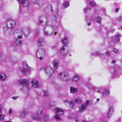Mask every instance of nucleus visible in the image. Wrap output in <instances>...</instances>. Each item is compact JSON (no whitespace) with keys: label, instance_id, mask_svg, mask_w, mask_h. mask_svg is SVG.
<instances>
[{"label":"nucleus","instance_id":"nucleus-9","mask_svg":"<svg viewBox=\"0 0 122 122\" xmlns=\"http://www.w3.org/2000/svg\"><path fill=\"white\" fill-rule=\"evenodd\" d=\"M19 4L20 7H21L22 6L24 7H27L29 4L28 1L27 0H18Z\"/></svg>","mask_w":122,"mask_h":122},{"label":"nucleus","instance_id":"nucleus-31","mask_svg":"<svg viewBox=\"0 0 122 122\" xmlns=\"http://www.w3.org/2000/svg\"><path fill=\"white\" fill-rule=\"evenodd\" d=\"M101 55V54L99 52H95V53H92L91 56H93L95 55L99 56Z\"/></svg>","mask_w":122,"mask_h":122},{"label":"nucleus","instance_id":"nucleus-22","mask_svg":"<svg viewBox=\"0 0 122 122\" xmlns=\"http://www.w3.org/2000/svg\"><path fill=\"white\" fill-rule=\"evenodd\" d=\"M70 90L71 92L73 93H77L78 92L77 89L74 87H70Z\"/></svg>","mask_w":122,"mask_h":122},{"label":"nucleus","instance_id":"nucleus-54","mask_svg":"<svg viewBox=\"0 0 122 122\" xmlns=\"http://www.w3.org/2000/svg\"><path fill=\"white\" fill-rule=\"evenodd\" d=\"M38 3V0L36 2H35V3Z\"/></svg>","mask_w":122,"mask_h":122},{"label":"nucleus","instance_id":"nucleus-1","mask_svg":"<svg viewBox=\"0 0 122 122\" xmlns=\"http://www.w3.org/2000/svg\"><path fill=\"white\" fill-rule=\"evenodd\" d=\"M43 109V108L42 107L39 108L35 114L32 115V118L35 120L38 121L42 120V118L40 117L39 116L42 113Z\"/></svg>","mask_w":122,"mask_h":122},{"label":"nucleus","instance_id":"nucleus-3","mask_svg":"<svg viewBox=\"0 0 122 122\" xmlns=\"http://www.w3.org/2000/svg\"><path fill=\"white\" fill-rule=\"evenodd\" d=\"M56 115L55 118L57 120H60L61 119L60 116L62 115L64 112V111L62 109L59 108H56L55 109Z\"/></svg>","mask_w":122,"mask_h":122},{"label":"nucleus","instance_id":"nucleus-33","mask_svg":"<svg viewBox=\"0 0 122 122\" xmlns=\"http://www.w3.org/2000/svg\"><path fill=\"white\" fill-rule=\"evenodd\" d=\"M111 52L109 51H107L105 52V54L107 56V57L111 55Z\"/></svg>","mask_w":122,"mask_h":122},{"label":"nucleus","instance_id":"nucleus-47","mask_svg":"<svg viewBox=\"0 0 122 122\" xmlns=\"http://www.w3.org/2000/svg\"><path fill=\"white\" fill-rule=\"evenodd\" d=\"M39 22L38 23L41 24L43 22V21L42 20L40 19L39 21Z\"/></svg>","mask_w":122,"mask_h":122},{"label":"nucleus","instance_id":"nucleus-18","mask_svg":"<svg viewBox=\"0 0 122 122\" xmlns=\"http://www.w3.org/2000/svg\"><path fill=\"white\" fill-rule=\"evenodd\" d=\"M31 83L32 86L34 88H37L39 87L38 81L36 80H33L32 81Z\"/></svg>","mask_w":122,"mask_h":122},{"label":"nucleus","instance_id":"nucleus-4","mask_svg":"<svg viewBox=\"0 0 122 122\" xmlns=\"http://www.w3.org/2000/svg\"><path fill=\"white\" fill-rule=\"evenodd\" d=\"M42 69L45 73L49 77H50L53 74V71L50 67H44Z\"/></svg>","mask_w":122,"mask_h":122},{"label":"nucleus","instance_id":"nucleus-23","mask_svg":"<svg viewBox=\"0 0 122 122\" xmlns=\"http://www.w3.org/2000/svg\"><path fill=\"white\" fill-rule=\"evenodd\" d=\"M77 116L76 114L72 113H71L69 115L68 118L70 119L75 118L77 117Z\"/></svg>","mask_w":122,"mask_h":122},{"label":"nucleus","instance_id":"nucleus-32","mask_svg":"<svg viewBox=\"0 0 122 122\" xmlns=\"http://www.w3.org/2000/svg\"><path fill=\"white\" fill-rule=\"evenodd\" d=\"M116 39L117 41H119L120 39L121 35L118 34H116Z\"/></svg>","mask_w":122,"mask_h":122},{"label":"nucleus","instance_id":"nucleus-43","mask_svg":"<svg viewBox=\"0 0 122 122\" xmlns=\"http://www.w3.org/2000/svg\"><path fill=\"white\" fill-rule=\"evenodd\" d=\"M35 36H37L39 34V31L37 30H36L35 32Z\"/></svg>","mask_w":122,"mask_h":122},{"label":"nucleus","instance_id":"nucleus-45","mask_svg":"<svg viewBox=\"0 0 122 122\" xmlns=\"http://www.w3.org/2000/svg\"><path fill=\"white\" fill-rule=\"evenodd\" d=\"M70 101H69L68 100H64V102L65 103H67L69 104V103L70 102Z\"/></svg>","mask_w":122,"mask_h":122},{"label":"nucleus","instance_id":"nucleus-2","mask_svg":"<svg viewBox=\"0 0 122 122\" xmlns=\"http://www.w3.org/2000/svg\"><path fill=\"white\" fill-rule=\"evenodd\" d=\"M71 80L74 83H76L78 85H82L84 83L83 80L81 79L80 76L77 75H75L72 77Z\"/></svg>","mask_w":122,"mask_h":122},{"label":"nucleus","instance_id":"nucleus-21","mask_svg":"<svg viewBox=\"0 0 122 122\" xmlns=\"http://www.w3.org/2000/svg\"><path fill=\"white\" fill-rule=\"evenodd\" d=\"M101 93L102 94V95L104 96L107 95L109 94L110 93V92L109 90L104 89H103V91L101 92Z\"/></svg>","mask_w":122,"mask_h":122},{"label":"nucleus","instance_id":"nucleus-60","mask_svg":"<svg viewBox=\"0 0 122 122\" xmlns=\"http://www.w3.org/2000/svg\"><path fill=\"white\" fill-rule=\"evenodd\" d=\"M121 28H122V26H121Z\"/></svg>","mask_w":122,"mask_h":122},{"label":"nucleus","instance_id":"nucleus-6","mask_svg":"<svg viewBox=\"0 0 122 122\" xmlns=\"http://www.w3.org/2000/svg\"><path fill=\"white\" fill-rule=\"evenodd\" d=\"M90 103V101L87 100L86 103L82 104L79 107V112L81 113L83 112L87 108L88 105H89Z\"/></svg>","mask_w":122,"mask_h":122},{"label":"nucleus","instance_id":"nucleus-14","mask_svg":"<svg viewBox=\"0 0 122 122\" xmlns=\"http://www.w3.org/2000/svg\"><path fill=\"white\" fill-rule=\"evenodd\" d=\"M88 85L87 86L89 87L90 88L95 89V92H97L98 93H99L101 91L102 89V88L100 87H95L91 85L90 84H88Z\"/></svg>","mask_w":122,"mask_h":122},{"label":"nucleus","instance_id":"nucleus-13","mask_svg":"<svg viewBox=\"0 0 122 122\" xmlns=\"http://www.w3.org/2000/svg\"><path fill=\"white\" fill-rule=\"evenodd\" d=\"M38 44L39 46L43 47L46 44V41L42 38H40L38 41Z\"/></svg>","mask_w":122,"mask_h":122},{"label":"nucleus","instance_id":"nucleus-20","mask_svg":"<svg viewBox=\"0 0 122 122\" xmlns=\"http://www.w3.org/2000/svg\"><path fill=\"white\" fill-rule=\"evenodd\" d=\"M52 64L54 70H56L59 66L58 63L56 61H54L53 62Z\"/></svg>","mask_w":122,"mask_h":122},{"label":"nucleus","instance_id":"nucleus-41","mask_svg":"<svg viewBox=\"0 0 122 122\" xmlns=\"http://www.w3.org/2000/svg\"><path fill=\"white\" fill-rule=\"evenodd\" d=\"M87 7H85L83 9V12L85 13H86L87 12Z\"/></svg>","mask_w":122,"mask_h":122},{"label":"nucleus","instance_id":"nucleus-28","mask_svg":"<svg viewBox=\"0 0 122 122\" xmlns=\"http://www.w3.org/2000/svg\"><path fill=\"white\" fill-rule=\"evenodd\" d=\"M111 71L112 74L114 76H115L117 73V71L115 68H111Z\"/></svg>","mask_w":122,"mask_h":122},{"label":"nucleus","instance_id":"nucleus-12","mask_svg":"<svg viewBox=\"0 0 122 122\" xmlns=\"http://www.w3.org/2000/svg\"><path fill=\"white\" fill-rule=\"evenodd\" d=\"M18 83H21L22 84L25 85L27 88L29 87V81L25 79H24L21 81H18Z\"/></svg>","mask_w":122,"mask_h":122},{"label":"nucleus","instance_id":"nucleus-27","mask_svg":"<svg viewBox=\"0 0 122 122\" xmlns=\"http://www.w3.org/2000/svg\"><path fill=\"white\" fill-rule=\"evenodd\" d=\"M26 115L25 112L24 111H22L20 113L19 115L20 117L22 118H24Z\"/></svg>","mask_w":122,"mask_h":122},{"label":"nucleus","instance_id":"nucleus-25","mask_svg":"<svg viewBox=\"0 0 122 122\" xmlns=\"http://www.w3.org/2000/svg\"><path fill=\"white\" fill-rule=\"evenodd\" d=\"M69 0H64V3L63 4V6L65 8L69 6L70 5Z\"/></svg>","mask_w":122,"mask_h":122},{"label":"nucleus","instance_id":"nucleus-49","mask_svg":"<svg viewBox=\"0 0 122 122\" xmlns=\"http://www.w3.org/2000/svg\"><path fill=\"white\" fill-rule=\"evenodd\" d=\"M119 10V9L118 8H117L115 10V11L116 12H117Z\"/></svg>","mask_w":122,"mask_h":122},{"label":"nucleus","instance_id":"nucleus-48","mask_svg":"<svg viewBox=\"0 0 122 122\" xmlns=\"http://www.w3.org/2000/svg\"><path fill=\"white\" fill-rule=\"evenodd\" d=\"M12 112V111L11 109H9V114H11Z\"/></svg>","mask_w":122,"mask_h":122},{"label":"nucleus","instance_id":"nucleus-39","mask_svg":"<svg viewBox=\"0 0 122 122\" xmlns=\"http://www.w3.org/2000/svg\"><path fill=\"white\" fill-rule=\"evenodd\" d=\"M101 18L98 17L97 18V21L99 23H100L101 22Z\"/></svg>","mask_w":122,"mask_h":122},{"label":"nucleus","instance_id":"nucleus-55","mask_svg":"<svg viewBox=\"0 0 122 122\" xmlns=\"http://www.w3.org/2000/svg\"><path fill=\"white\" fill-rule=\"evenodd\" d=\"M4 122H11L10 121H5Z\"/></svg>","mask_w":122,"mask_h":122},{"label":"nucleus","instance_id":"nucleus-36","mask_svg":"<svg viewBox=\"0 0 122 122\" xmlns=\"http://www.w3.org/2000/svg\"><path fill=\"white\" fill-rule=\"evenodd\" d=\"M4 119V116L1 114H0V120L3 121Z\"/></svg>","mask_w":122,"mask_h":122},{"label":"nucleus","instance_id":"nucleus-26","mask_svg":"<svg viewBox=\"0 0 122 122\" xmlns=\"http://www.w3.org/2000/svg\"><path fill=\"white\" fill-rule=\"evenodd\" d=\"M22 36H18L16 41V43L17 44H22V41L20 39L22 38Z\"/></svg>","mask_w":122,"mask_h":122},{"label":"nucleus","instance_id":"nucleus-30","mask_svg":"<svg viewBox=\"0 0 122 122\" xmlns=\"http://www.w3.org/2000/svg\"><path fill=\"white\" fill-rule=\"evenodd\" d=\"M75 101L78 104L82 102L81 99L79 98H77L75 99Z\"/></svg>","mask_w":122,"mask_h":122},{"label":"nucleus","instance_id":"nucleus-38","mask_svg":"<svg viewBox=\"0 0 122 122\" xmlns=\"http://www.w3.org/2000/svg\"><path fill=\"white\" fill-rule=\"evenodd\" d=\"M31 32V30L30 29H28L26 30V34H30Z\"/></svg>","mask_w":122,"mask_h":122},{"label":"nucleus","instance_id":"nucleus-8","mask_svg":"<svg viewBox=\"0 0 122 122\" xmlns=\"http://www.w3.org/2000/svg\"><path fill=\"white\" fill-rule=\"evenodd\" d=\"M59 51L61 54L63 56H65L68 54L69 50L67 48H65L64 46L61 47Z\"/></svg>","mask_w":122,"mask_h":122},{"label":"nucleus","instance_id":"nucleus-34","mask_svg":"<svg viewBox=\"0 0 122 122\" xmlns=\"http://www.w3.org/2000/svg\"><path fill=\"white\" fill-rule=\"evenodd\" d=\"M69 104L71 107L73 108L75 106V104L73 102L70 101Z\"/></svg>","mask_w":122,"mask_h":122},{"label":"nucleus","instance_id":"nucleus-59","mask_svg":"<svg viewBox=\"0 0 122 122\" xmlns=\"http://www.w3.org/2000/svg\"><path fill=\"white\" fill-rule=\"evenodd\" d=\"M103 117L102 116V117H103V118H102V119H104V118H103Z\"/></svg>","mask_w":122,"mask_h":122},{"label":"nucleus","instance_id":"nucleus-58","mask_svg":"<svg viewBox=\"0 0 122 122\" xmlns=\"http://www.w3.org/2000/svg\"><path fill=\"white\" fill-rule=\"evenodd\" d=\"M82 122H87L85 121H83Z\"/></svg>","mask_w":122,"mask_h":122},{"label":"nucleus","instance_id":"nucleus-42","mask_svg":"<svg viewBox=\"0 0 122 122\" xmlns=\"http://www.w3.org/2000/svg\"><path fill=\"white\" fill-rule=\"evenodd\" d=\"M48 96V93L47 91H45L44 92V96Z\"/></svg>","mask_w":122,"mask_h":122},{"label":"nucleus","instance_id":"nucleus-19","mask_svg":"<svg viewBox=\"0 0 122 122\" xmlns=\"http://www.w3.org/2000/svg\"><path fill=\"white\" fill-rule=\"evenodd\" d=\"M61 42L64 45H66L68 42V38L66 36L61 38Z\"/></svg>","mask_w":122,"mask_h":122},{"label":"nucleus","instance_id":"nucleus-15","mask_svg":"<svg viewBox=\"0 0 122 122\" xmlns=\"http://www.w3.org/2000/svg\"><path fill=\"white\" fill-rule=\"evenodd\" d=\"M59 76L60 77L61 76L62 78L63 77L66 78L64 79H67L69 78V75L67 72H64L63 73L61 72L59 73Z\"/></svg>","mask_w":122,"mask_h":122},{"label":"nucleus","instance_id":"nucleus-7","mask_svg":"<svg viewBox=\"0 0 122 122\" xmlns=\"http://www.w3.org/2000/svg\"><path fill=\"white\" fill-rule=\"evenodd\" d=\"M85 17L87 21L86 24L88 26L90 25L91 22L94 21L95 19V17H93L92 15H90L89 14H86Z\"/></svg>","mask_w":122,"mask_h":122},{"label":"nucleus","instance_id":"nucleus-50","mask_svg":"<svg viewBox=\"0 0 122 122\" xmlns=\"http://www.w3.org/2000/svg\"><path fill=\"white\" fill-rule=\"evenodd\" d=\"M52 28H53V29L55 30L56 29V27L54 26H53Z\"/></svg>","mask_w":122,"mask_h":122},{"label":"nucleus","instance_id":"nucleus-16","mask_svg":"<svg viewBox=\"0 0 122 122\" xmlns=\"http://www.w3.org/2000/svg\"><path fill=\"white\" fill-rule=\"evenodd\" d=\"M15 24V21H10L7 22V27L8 28H10L11 29L14 26Z\"/></svg>","mask_w":122,"mask_h":122},{"label":"nucleus","instance_id":"nucleus-17","mask_svg":"<svg viewBox=\"0 0 122 122\" xmlns=\"http://www.w3.org/2000/svg\"><path fill=\"white\" fill-rule=\"evenodd\" d=\"M7 78V75L5 73H1L0 74V80L3 81H5Z\"/></svg>","mask_w":122,"mask_h":122},{"label":"nucleus","instance_id":"nucleus-40","mask_svg":"<svg viewBox=\"0 0 122 122\" xmlns=\"http://www.w3.org/2000/svg\"><path fill=\"white\" fill-rule=\"evenodd\" d=\"M113 51L115 53H117L119 52V50L116 48H114L113 49Z\"/></svg>","mask_w":122,"mask_h":122},{"label":"nucleus","instance_id":"nucleus-52","mask_svg":"<svg viewBox=\"0 0 122 122\" xmlns=\"http://www.w3.org/2000/svg\"><path fill=\"white\" fill-rule=\"evenodd\" d=\"M112 63L113 64H115V60H113L112 61Z\"/></svg>","mask_w":122,"mask_h":122},{"label":"nucleus","instance_id":"nucleus-10","mask_svg":"<svg viewBox=\"0 0 122 122\" xmlns=\"http://www.w3.org/2000/svg\"><path fill=\"white\" fill-rule=\"evenodd\" d=\"M114 111L113 107L112 106L109 107L106 113V117H110L112 115Z\"/></svg>","mask_w":122,"mask_h":122},{"label":"nucleus","instance_id":"nucleus-57","mask_svg":"<svg viewBox=\"0 0 122 122\" xmlns=\"http://www.w3.org/2000/svg\"><path fill=\"white\" fill-rule=\"evenodd\" d=\"M7 27L5 28H4V30H5V29H7ZM4 31H5V30H4Z\"/></svg>","mask_w":122,"mask_h":122},{"label":"nucleus","instance_id":"nucleus-51","mask_svg":"<svg viewBox=\"0 0 122 122\" xmlns=\"http://www.w3.org/2000/svg\"><path fill=\"white\" fill-rule=\"evenodd\" d=\"M91 9V8L90 7L87 8V10H90Z\"/></svg>","mask_w":122,"mask_h":122},{"label":"nucleus","instance_id":"nucleus-29","mask_svg":"<svg viewBox=\"0 0 122 122\" xmlns=\"http://www.w3.org/2000/svg\"><path fill=\"white\" fill-rule=\"evenodd\" d=\"M43 121L46 122H47L49 120V117L48 115H43Z\"/></svg>","mask_w":122,"mask_h":122},{"label":"nucleus","instance_id":"nucleus-24","mask_svg":"<svg viewBox=\"0 0 122 122\" xmlns=\"http://www.w3.org/2000/svg\"><path fill=\"white\" fill-rule=\"evenodd\" d=\"M44 33L45 35L46 36L48 35L49 36L50 35H55L57 34V32L53 31L50 33L49 34V32L48 31H47L46 30H44Z\"/></svg>","mask_w":122,"mask_h":122},{"label":"nucleus","instance_id":"nucleus-5","mask_svg":"<svg viewBox=\"0 0 122 122\" xmlns=\"http://www.w3.org/2000/svg\"><path fill=\"white\" fill-rule=\"evenodd\" d=\"M46 52V50L45 49H40L37 51V55L38 59L42 60L43 57L45 56Z\"/></svg>","mask_w":122,"mask_h":122},{"label":"nucleus","instance_id":"nucleus-35","mask_svg":"<svg viewBox=\"0 0 122 122\" xmlns=\"http://www.w3.org/2000/svg\"><path fill=\"white\" fill-rule=\"evenodd\" d=\"M89 5L92 6H94L96 4V3L93 1H90L89 2Z\"/></svg>","mask_w":122,"mask_h":122},{"label":"nucleus","instance_id":"nucleus-56","mask_svg":"<svg viewBox=\"0 0 122 122\" xmlns=\"http://www.w3.org/2000/svg\"><path fill=\"white\" fill-rule=\"evenodd\" d=\"M97 101H99V99L98 98H97Z\"/></svg>","mask_w":122,"mask_h":122},{"label":"nucleus","instance_id":"nucleus-11","mask_svg":"<svg viewBox=\"0 0 122 122\" xmlns=\"http://www.w3.org/2000/svg\"><path fill=\"white\" fill-rule=\"evenodd\" d=\"M24 68L21 69V70L22 72L24 73H25L26 71H30L31 70V68L29 67L27 64H25L23 65Z\"/></svg>","mask_w":122,"mask_h":122},{"label":"nucleus","instance_id":"nucleus-37","mask_svg":"<svg viewBox=\"0 0 122 122\" xmlns=\"http://www.w3.org/2000/svg\"><path fill=\"white\" fill-rule=\"evenodd\" d=\"M13 57V56H11L9 58V60L11 62H13L14 61Z\"/></svg>","mask_w":122,"mask_h":122},{"label":"nucleus","instance_id":"nucleus-44","mask_svg":"<svg viewBox=\"0 0 122 122\" xmlns=\"http://www.w3.org/2000/svg\"><path fill=\"white\" fill-rule=\"evenodd\" d=\"M2 108L1 105H0V113H2L3 112Z\"/></svg>","mask_w":122,"mask_h":122},{"label":"nucleus","instance_id":"nucleus-46","mask_svg":"<svg viewBox=\"0 0 122 122\" xmlns=\"http://www.w3.org/2000/svg\"><path fill=\"white\" fill-rule=\"evenodd\" d=\"M18 97L17 96L13 97H12V98L14 100H15L18 98Z\"/></svg>","mask_w":122,"mask_h":122},{"label":"nucleus","instance_id":"nucleus-53","mask_svg":"<svg viewBox=\"0 0 122 122\" xmlns=\"http://www.w3.org/2000/svg\"><path fill=\"white\" fill-rule=\"evenodd\" d=\"M72 56V55L71 54H69V56Z\"/></svg>","mask_w":122,"mask_h":122}]
</instances>
